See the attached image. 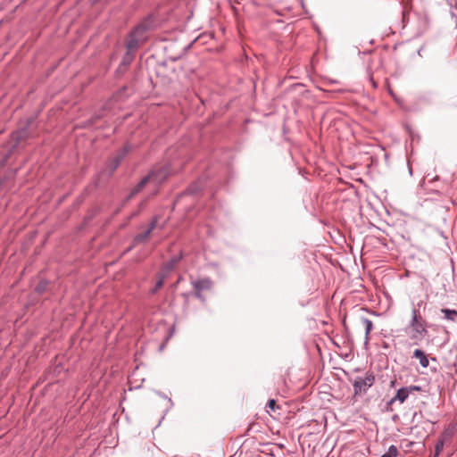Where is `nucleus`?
<instances>
[{"label":"nucleus","instance_id":"nucleus-1","mask_svg":"<svg viewBox=\"0 0 457 457\" xmlns=\"http://www.w3.org/2000/svg\"><path fill=\"white\" fill-rule=\"evenodd\" d=\"M406 331L410 339L414 343L421 341L428 333L426 323L416 309L412 310V318Z\"/></svg>","mask_w":457,"mask_h":457},{"label":"nucleus","instance_id":"nucleus-2","mask_svg":"<svg viewBox=\"0 0 457 457\" xmlns=\"http://www.w3.org/2000/svg\"><path fill=\"white\" fill-rule=\"evenodd\" d=\"M148 25L142 23L138 25L129 35L127 41L128 53L134 52L139 46H141L147 38L146 31Z\"/></svg>","mask_w":457,"mask_h":457},{"label":"nucleus","instance_id":"nucleus-3","mask_svg":"<svg viewBox=\"0 0 457 457\" xmlns=\"http://www.w3.org/2000/svg\"><path fill=\"white\" fill-rule=\"evenodd\" d=\"M375 382V377L372 373L367 372L364 377H357L353 384L354 395H364Z\"/></svg>","mask_w":457,"mask_h":457},{"label":"nucleus","instance_id":"nucleus-4","mask_svg":"<svg viewBox=\"0 0 457 457\" xmlns=\"http://www.w3.org/2000/svg\"><path fill=\"white\" fill-rule=\"evenodd\" d=\"M167 176L168 171L166 170L160 169L153 170L147 177L143 179L141 182L133 189L131 195L141 191L146 183L150 181H153L155 184L161 183L167 178Z\"/></svg>","mask_w":457,"mask_h":457},{"label":"nucleus","instance_id":"nucleus-5","mask_svg":"<svg viewBox=\"0 0 457 457\" xmlns=\"http://www.w3.org/2000/svg\"><path fill=\"white\" fill-rule=\"evenodd\" d=\"M421 388L418 386H410L407 387H402L397 392L396 395L391 399L390 403H394L395 401H399L401 403H404V401L408 398V396L415 391H420Z\"/></svg>","mask_w":457,"mask_h":457},{"label":"nucleus","instance_id":"nucleus-6","mask_svg":"<svg viewBox=\"0 0 457 457\" xmlns=\"http://www.w3.org/2000/svg\"><path fill=\"white\" fill-rule=\"evenodd\" d=\"M192 285L195 289V296L199 299H203L202 293L204 291L210 290L212 286V282L209 278H203V279L193 281Z\"/></svg>","mask_w":457,"mask_h":457},{"label":"nucleus","instance_id":"nucleus-7","mask_svg":"<svg viewBox=\"0 0 457 457\" xmlns=\"http://www.w3.org/2000/svg\"><path fill=\"white\" fill-rule=\"evenodd\" d=\"M157 223H158V218L154 217L153 219V220L151 221L149 228L145 231L139 233L138 235H137L135 237L134 245L137 244L144 243V242H146L147 240H149L150 235H151L152 231L156 228Z\"/></svg>","mask_w":457,"mask_h":457},{"label":"nucleus","instance_id":"nucleus-8","mask_svg":"<svg viewBox=\"0 0 457 457\" xmlns=\"http://www.w3.org/2000/svg\"><path fill=\"white\" fill-rule=\"evenodd\" d=\"M176 262H177L176 260H173V261H171V262H170L165 264V270L162 271L159 274L158 279H157V281L155 283V287L152 290L153 294L156 293L162 287L164 279H165V277H166V273L169 272L173 268V266L175 265Z\"/></svg>","mask_w":457,"mask_h":457},{"label":"nucleus","instance_id":"nucleus-9","mask_svg":"<svg viewBox=\"0 0 457 457\" xmlns=\"http://www.w3.org/2000/svg\"><path fill=\"white\" fill-rule=\"evenodd\" d=\"M413 356L420 361L422 367L427 368L428 366V357L422 350L416 349L413 353Z\"/></svg>","mask_w":457,"mask_h":457},{"label":"nucleus","instance_id":"nucleus-10","mask_svg":"<svg viewBox=\"0 0 457 457\" xmlns=\"http://www.w3.org/2000/svg\"><path fill=\"white\" fill-rule=\"evenodd\" d=\"M449 436V435H446V434H444L437 441L436 445V449H435V456L434 457H437L439 455V453H441V451L443 450L444 448V445H445V439Z\"/></svg>","mask_w":457,"mask_h":457},{"label":"nucleus","instance_id":"nucleus-11","mask_svg":"<svg viewBox=\"0 0 457 457\" xmlns=\"http://www.w3.org/2000/svg\"><path fill=\"white\" fill-rule=\"evenodd\" d=\"M442 312L445 314L447 320H455L457 318V311L443 309Z\"/></svg>","mask_w":457,"mask_h":457},{"label":"nucleus","instance_id":"nucleus-12","mask_svg":"<svg viewBox=\"0 0 457 457\" xmlns=\"http://www.w3.org/2000/svg\"><path fill=\"white\" fill-rule=\"evenodd\" d=\"M397 453V448L394 445H391L388 451L386 453H384L381 457H396Z\"/></svg>","mask_w":457,"mask_h":457},{"label":"nucleus","instance_id":"nucleus-13","mask_svg":"<svg viewBox=\"0 0 457 457\" xmlns=\"http://www.w3.org/2000/svg\"><path fill=\"white\" fill-rule=\"evenodd\" d=\"M363 324H364V327H365V332H366V337H368V335L370 334V332L371 331L372 328H373V323L371 320H368V319H364L362 320Z\"/></svg>","mask_w":457,"mask_h":457},{"label":"nucleus","instance_id":"nucleus-14","mask_svg":"<svg viewBox=\"0 0 457 457\" xmlns=\"http://www.w3.org/2000/svg\"><path fill=\"white\" fill-rule=\"evenodd\" d=\"M268 407L271 410V411H275L277 408H278V406L277 405V403L274 399H270L269 402H268Z\"/></svg>","mask_w":457,"mask_h":457},{"label":"nucleus","instance_id":"nucleus-15","mask_svg":"<svg viewBox=\"0 0 457 457\" xmlns=\"http://www.w3.org/2000/svg\"><path fill=\"white\" fill-rule=\"evenodd\" d=\"M119 162H120V159H119V158L115 160V164H114V166H113V169H115V168L118 166Z\"/></svg>","mask_w":457,"mask_h":457},{"label":"nucleus","instance_id":"nucleus-16","mask_svg":"<svg viewBox=\"0 0 457 457\" xmlns=\"http://www.w3.org/2000/svg\"><path fill=\"white\" fill-rule=\"evenodd\" d=\"M371 81H372V85H373V87H377V86H376V83H375L372 79H371Z\"/></svg>","mask_w":457,"mask_h":457}]
</instances>
